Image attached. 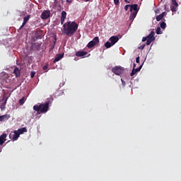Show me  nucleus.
Returning <instances> with one entry per match:
<instances>
[{
  "mask_svg": "<svg viewBox=\"0 0 181 181\" xmlns=\"http://www.w3.org/2000/svg\"><path fill=\"white\" fill-rule=\"evenodd\" d=\"M156 34L157 35H162V31L160 30V27H158L156 29Z\"/></svg>",
  "mask_w": 181,
  "mask_h": 181,
  "instance_id": "23",
  "label": "nucleus"
},
{
  "mask_svg": "<svg viewBox=\"0 0 181 181\" xmlns=\"http://www.w3.org/2000/svg\"><path fill=\"white\" fill-rule=\"evenodd\" d=\"M141 69H142V65H141L139 68H134V71H136V73H138V71H141Z\"/></svg>",
  "mask_w": 181,
  "mask_h": 181,
  "instance_id": "26",
  "label": "nucleus"
},
{
  "mask_svg": "<svg viewBox=\"0 0 181 181\" xmlns=\"http://www.w3.org/2000/svg\"><path fill=\"white\" fill-rule=\"evenodd\" d=\"M6 105V100H5V102L2 104V105H3L4 107H5Z\"/></svg>",
  "mask_w": 181,
  "mask_h": 181,
  "instance_id": "39",
  "label": "nucleus"
},
{
  "mask_svg": "<svg viewBox=\"0 0 181 181\" xmlns=\"http://www.w3.org/2000/svg\"><path fill=\"white\" fill-rule=\"evenodd\" d=\"M172 4H174L175 5L178 4L177 2H176V0H172Z\"/></svg>",
  "mask_w": 181,
  "mask_h": 181,
  "instance_id": "36",
  "label": "nucleus"
},
{
  "mask_svg": "<svg viewBox=\"0 0 181 181\" xmlns=\"http://www.w3.org/2000/svg\"><path fill=\"white\" fill-rule=\"evenodd\" d=\"M136 67V64H134L133 69H135Z\"/></svg>",
  "mask_w": 181,
  "mask_h": 181,
  "instance_id": "40",
  "label": "nucleus"
},
{
  "mask_svg": "<svg viewBox=\"0 0 181 181\" xmlns=\"http://www.w3.org/2000/svg\"><path fill=\"white\" fill-rule=\"evenodd\" d=\"M139 9H138V4H130V13L129 20L134 21L138 15Z\"/></svg>",
  "mask_w": 181,
  "mask_h": 181,
  "instance_id": "3",
  "label": "nucleus"
},
{
  "mask_svg": "<svg viewBox=\"0 0 181 181\" xmlns=\"http://www.w3.org/2000/svg\"><path fill=\"white\" fill-rule=\"evenodd\" d=\"M136 63H139V57L136 58Z\"/></svg>",
  "mask_w": 181,
  "mask_h": 181,
  "instance_id": "34",
  "label": "nucleus"
},
{
  "mask_svg": "<svg viewBox=\"0 0 181 181\" xmlns=\"http://www.w3.org/2000/svg\"><path fill=\"white\" fill-rule=\"evenodd\" d=\"M105 47L107 48V49H110V47H112V46H113L112 45V44L111 43V42H106L105 43Z\"/></svg>",
  "mask_w": 181,
  "mask_h": 181,
  "instance_id": "18",
  "label": "nucleus"
},
{
  "mask_svg": "<svg viewBox=\"0 0 181 181\" xmlns=\"http://www.w3.org/2000/svg\"><path fill=\"white\" fill-rule=\"evenodd\" d=\"M91 0H85L86 2H90Z\"/></svg>",
  "mask_w": 181,
  "mask_h": 181,
  "instance_id": "41",
  "label": "nucleus"
},
{
  "mask_svg": "<svg viewBox=\"0 0 181 181\" xmlns=\"http://www.w3.org/2000/svg\"><path fill=\"white\" fill-rule=\"evenodd\" d=\"M25 25H26V23L23 21L21 26L18 28V32H19V30L21 29H23V28H25Z\"/></svg>",
  "mask_w": 181,
  "mask_h": 181,
  "instance_id": "24",
  "label": "nucleus"
},
{
  "mask_svg": "<svg viewBox=\"0 0 181 181\" xmlns=\"http://www.w3.org/2000/svg\"><path fill=\"white\" fill-rule=\"evenodd\" d=\"M112 71L116 76H122V74H124V73H125V68L121 66H116L112 68Z\"/></svg>",
  "mask_w": 181,
  "mask_h": 181,
  "instance_id": "4",
  "label": "nucleus"
},
{
  "mask_svg": "<svg viewBox=\"0 0 181 181\" xmlns=\"http://www.w3.org/2000/svg\"><path fill=\"white\" fill-rule=\"evenodd\" d=\"M124 1L126 2V4H131V1H129L128 0H124Z\"/></svg>",
  "mask_w": 181,
  "mask_h": 181,
  "instance_id": "38",
  "label": "nucleus"
},
{
  "mask_svg": "<svg viewBox=\"0 0 181 181\" xmlns=\"http://www.w3.org/2000/svg\"><path fill=\"white\" fill-rule=\"evenodd\" d=\"M13 74H15L16 77H21V71L18 66H16L13 70Z\"/></svg>",
  "mask_w": 181,
  "mask_h": 181,
  "instance_id": "14",
  "label": "nucleus"
},
{
  "mask_svg": "<svg viewBox=\"0 0 181 181\" xmlns=\"http://www.w3.org/2000/svg\"><path fill=\"white\" fill-rule=\"evenodd\" d=\"M78 29V24L74 21H67L63 25V34L66 35L69 37H71L77 30Z\"/></svg>",
  "mask_w": 181,
  "mask_h": 181,
  "instance_id": "1",
  "label": "nucleus"
},
{
  "mask_svg": "<svg viewBox=\"0 0 181 181\" xmlns=\"http://www.w3.org/2000/svg\"><path fill=\"white\" fill-rule=\"evenodd\" d=\"M152 40H148L147 41H146V45H147V46H149L151 43H152Z\"/></svg>",
  "mask_w": 181,
  "mask_h": 181,
  "instance_id": "29",
  "label": "nucleus"
},
{
  "mask_svg": "<svg viewBox=\"0 0 181 181\" xmlns=\"http://www.w3.org/2000/svg\"><path fill=\"white\" fill-rule=\"evenodd\" d=\"M50 101H47L45 103L37 104L33 106L34 111H37L38 114H46L49 111V105Z\"/></svg>",
  "mask_w": 181,
  "mask_h": 181,
  "instance_id": "2",
  "label": "nucleus"
},
{
  "mask_svg": "<svg viewBox=\"0 0 181 181\" xmlns=\"http://www.w3.org/2000/svg\"><path fill=\"white\" fill-rule=\"evenodd\" d=\"M98 43H100V38H98V37H95L92 41L88 43L87 47L88 49H93V47L98 45Z\"/></svg>",
  "mask_w": 181,
  "mask_h": 181,
  "instance_id": "5",
  "label": "nucleus"
},
{
  "mask_svg": "<svg viewBox=\"0 0 181 181\" xmlns=\"http://www.w3.org/2000/svg\"><path fill=\"white\" fill-rule=\"evenodd\" d=\"M131 8V4H127L124 6V11H128Z\"/></svg>",
  "mask_w": 181,
  "mask_h": 181,
  "instance_id": "28",
  "label": "nucleus"
},
{
  "mask_svg": "<svg viewBox=\"0 0 181 181\" xmlns=\"http://www.w3.org/2000/svg\"><path fill=\"white\" fill-rule=\"evenodd\" d=\"M64 57V54H58L55 56V59L53 61V63H57V62H60L62 59Z\"/></svg>",
  "mask_w": 181,
  "mask_h": 181,
  "instance_id": "8",
  "label": "nucleus"
},
{
  "mask_svg": "<svg viewBox=\"0 0 181 181\" xmlns=\"http://www.w3.org/2000/svg\"><path fill=\"white\" fill-rule=\"evenodd\" d=\"M48 69V66L47 65L43 66V70H47Z\"/></svg>",
  "mask_w": 181,
  "mask_h": 181,
  "instance_id": "37",
  "label": "nucleus"
},
{
  "mask_svg": "<svg viewBox=\"0 0 181 181\" xmlns=\"http://www.w3.org/2000/svg\"><path fill=\"white\" fill-rule=\"evenodd\" d=\"M121 81H122V84L123 86H125V81H124L123 79H121Z\"/></svg>",
  "mask_w": 181,
  "mask_h": 181,
  "instance_id": "35",
  "label": "nucleus"
},
{
  "mask_svg": "<svg viewBox=\"0 0 181 181\" xmlns=\"http://www.w3.org/2000/svg\"><path fill=\"white\" fill-rule=\"evenodd\" d=\"M16 131L18 132L19 135H22V134H23L24 132H28V129H26V127H23L21 129H18Z\"/></svg>",
  "mask_w": 181,
  "mask_h": 181,
  "instance_id": "17",
  "label": "nucleus"
},
{
  "mask_svg": "<svg viewBox=\"0 0 181 181\" xmlns=\"http://www.w3.org/2000/svg\"><path fill=\"white\" fill-rule=\"evenodd\" d=\"M115 5H119V0H114Z\"/></svg>",
  "mask_w": 181,
  "mask_h": 181,
  "instance_id": "31",
  "label": "nucleus"
},
{
  "mask_svg": "<svg viewBox=\"0 0 181 181\" xmlns=\"http://www.w3.org/2000/svg\"><path fill=\"white\" fill-rule=\"evenodd\" d=\"M20 134L18 133V131H14L13 134H9V138L10 139H11L12 141H18V138H19Z\"/></svg>",
  "mask_w": 181,
  "mask_h": 181,
  "instance_id": "6",
  "label": "nucleus"
},
{
  "mask_svg": "<svg viewBox=\"0 0 181 181\" xmlns=\"http://www.w3.org/2000/svg\"><path fill=\"white\" fill-rule=\"evenodd\" d=\"M9 118H11L10 115H1V116H0V122H2L4 121H8V119H9Z\"/></svg>",
  "mask_w": 181,
  "mask_h": 181,
  "instance_id": "13",
  "label": "nucleus"
},
{
  "mask_svg": "<svg viewBox=\"0 0 181 181\" xmlns=\"http://www.w3.org/2000/svg\"><path fill=\"white\" fill-rule=\"evenodd\" d=\"M35 74H36V72H35V71H32V72L30 73V77H31V78H33V77H35Z\"/></svg>",
  "mask_w": 181,
  "mask_h": 181,
  "instance_id": "30",
  "label": "nucleus"
},
{
  "mask_svg": "<svg viewBox=\"0 0 181 181\" xmlns=\"http://www.w3.org/2000/svg\"><path fill=\"white\" fill-rule=\"evenodd\" d=\"M135 74H136V71H135V69H133L132 73L130 74V76H135Z\"/></svg>",
  "mask_w": 181,
  "mask_h": 181,
  "instance_id": "27",
  "label": "nucleus"
},
{
  "mask_svg": "<svg viewBox=\"0 0 181 181\" xmlns=\"http://www.w3.org/2000/svg\"><path fill=\"white\" fill-rule=\"evenodd\" d=\"M177 6H179V4H172L170 6L172 12H176V11H177Z\"/></svg>",
  "mask_w": 181,
  "mask_h": 181,
  "instance_id": "16",
  "label": "nucleus"
},
{
  "mask_svg": "<svg viewBox=\"0 0 181 181\" xmlns=\"http://www.w3.org/2000/svg\"><path fill=\"white\" fill-rule=\"evenodd\" d=\"M66 16H67V13H66V11H62V16H61V25L64 24V21L66 20Z\"/></svg>",
  "mask_w": 181,
  "mask_h": 181,
  "instance_id": "12",
  "label": "nucleus"
},
{
  "mask_svg": "<svg viewBox=\"0 0 181 181\" xmlns=\"http://www.w3.org/2000/svg\"><path fill=\"white\" fill-rule=\"evenodd\" d=\"M160 15H162V16L164 18L165 16H166V12H163L162 13H160Z\"/></svg>",
  "mask_w": 181,
  "mask_h": 181,
  "instance_id": "33",
  "label": "nucleus"
},
{
  "mask_svg": "<svg viewBox=\"0 0 181 181\" xmlns=\"http://www.w3.org/2000/svg\"><path fill=\"white\" fill-rule=\"evenodd\" d=\"M56 40H57L55 39V41H54V45H56Z\"/></svg>",
  "mask_w": 181,
  "mask_h": 181,
  "instance_id": "42",
  "label": "nucleus"
},
{
  "mask_svg": "<svg viewBox=\"0 0 181 181\" xmlns=\"http://www.w3.org/2000/svg\"><path fill=\"white\" fill-rule=\"evenodd\" d=\"M109 40L110 43L114 46V45H115V43L119 40V37H118V36H112L110 37Z\"/></svg>",
  "mask_w": 181,
  "mask_h": 181,
  "instance_id": "7",
  "label": "nucleus"
},
{
  "mask_svg": "<svg viewBox=\"0 0 181 181\" xmlns=\"http://www.w3.org/2000/svg\"><path fill=\"white\" fill-rule=\"evenodd\" d=\"M2 151V149L1 148H0V152H1Z\"/></svg>",
  "mask_w": 181,
  "mask_h": 181,
  "instance_id": "44",
  "label": "nucleus"
},
{
  "mask_svg": "<svg viewBox=\"0 0 181 181\" xmlns=\"http://www.w3.org/2000/svg\"><path fill=\"white\" fill-rule=\"evenodd\" d=\"M6 136H8L6 134H3L0 136V145H4L6 141Z\"/></svg>",
  "mask_w": 181,
  "mask_h": 181,
  "instance_id": "10",
  "label": "nucleus"
},
{
  "mask_svg": "<svg viewBox=\"0 0 181 181\" xmlns=\"http://www.w3.org/2000/svg\"><path fill=\"white\" fill-rule=\"evenodd\" d=\"M145 46H146V45H145V44H144V45H140V46L139 47V50H144V49H145Z\"/></svg>",
  "mask_w": 181,
  "mask_h": 181,
  "instance_id": "25",
  "label": "nucleus"
},
{
  "mask_svg": "<svg viewBox=\"0 0 181 181\" xmlns=\"http://www.w3.org/2000/svg\"><path fill=\"white\" fill-rule=\"evenodd\" d=\"M148 40V37H144L142 38V42H146Z\"/></svg>",
  "mask_w": 181,
  "mask_h": 181,
  "instance_id": "32",
  "label": "nucleus"
},
{
  "mask_svg": "<svg viewBox=\"0 0 181 181\" xmlns=\"http://www.w3.org/2000/svg\"><path fill=\"white\" fill-rule=\"evenodd\" d=\"M161 29H166V23L162 22L160 25Z\"/></svg>",
  "mask_w": 181,
  "mask_h": 181,
  "instance_id": "21",
  "label": "nucleus"
},
{
  "mask_svg": "<svg viewBox=\"0 0 181 181\" xmlns=\"http://www.w3.org/2000/svg\"><path fill=\"white\" fill-rule=\"evenodd\" d=\"M88 54V52L86 51H78L76 53V56H77V57H84V56H87Z\"/></svg>",
  "mask_w": 181,
  "mask_h": 181,
  "instance_id": "9",
  "label": "nucleus"
},
{
  "mask_svg": "<svg viewBox=\"0 0 181 181\" xmlns=\"http://www.w3.org/2000/svg\"><path fill=\"white\" fill-rule=\"evenodd\" d=\"M19 104H20V105H23V104H25V98L24 97L19 100Z\"/></svg>",
  "mask_w": 181,
  "mask_h": 181,
  "instance_id": "22",
  "label": "nucleus"
},
{
  "mask_svg": "<svg viewBox=\"0 0 181 181\" xmlns=\"http://www.w3.org/2000/svg\"><path fill=\"white\" fill-rule=\"evenodd\" d=\"M29 19H30V16L28 15L23 18V21L25 22V23H28L29 22Z\"/></svg>",
  "mask_w": 181,
  "mask_h": 181,
  "instance_id": "20",
  "label": "nucleus"
},
{
  "mask_svg": "<svg viewBox=\"0 0 181 181\" xmlns=\"http://www.w3.org/2000/svg\"><path fill=\"white\" fill-rule=\"evenodd\" d=\"M37 39H42V37H37Z\"/></svg>",
  "mask_w": 181,
  "mask_h": 181,
  "instance_id": "43",
  "label": "nucleus"
},
{
  "mask_svg": "<svg viewBox=\"0 0 181 181\" xmlns=\"http://www.w3.org/2000/svg\"><path fill=\"white\" fill-rule=\"evenodd\" d=\"M147 39L148 40H152V41L155 40V32L151 31L150 34L147 36Z\"/></svg>",
  "mask_w": 181,
  "mask_h": 181,
  "instance_id": "15",
  "label": "nucleus"
},
{
  "mask_svg": "<svg viewBox=\"0 0 181 181\" xmlns=\"http://www.w3.org/2000/svg\"><path fill=\"white\" fill-rule=\"evenodd\" d=\"M50 16V11H45L41 14L42 19H47Z\"/></svg>",
  "mask_w": 181,
  "mask_h": 181,
  "instance_id": "11",
  "label": "nucleus"
},
{
  "mask_svg": "<svg viewBox=\"0 0 181 181\" xmlns=\"http://www.w3.org/2000/svg\"><path fill=\"white\" fill-rule=\"evenodd\" d=\"M156 19L157 22H159L160 21H162L163 19V17L161 14H160L156 17Z\"/></svg>",
  "mask_w": 181,
  "mask_h": 181,
  "instance_id": "19",
  "label": "nucleus"
}]
</instances>
